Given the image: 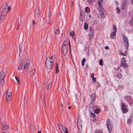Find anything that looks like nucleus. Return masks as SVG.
<instances>
[{
  "mask_svg": "<svg viewBox=\"0 0 133 133\" xmlns=\"http://www.w3.org/2000/svg\"><path fill=\"white\" fill-rule=\"evenodd\" d=\"M55 57V55H54L48 57L46 58L45 64L46 66L47 69H51L52 68Z\"/></svg>",
  "mask_w": 133,
  "mask_h": 133,
  "instance_id": "nucleus-1",
  "label": "nucleus"
},
{
  "mask_svg": "<svg viewBox=\"0 0 133 133\" xmlns=\"http://www.w3.org/2000/svg\"><path fill=\"white\" fill-rule=\"evenodd\" d=\"M68 44L70 48V50L71 45L70 41L66 40L64 41L61 47V51L63 54L65 55L67 52V48Z\"/></svg>",
  "mask_w": 133,
  "mask_h": 133,
  "instance_id": "nucleus-2",
  "label": "nucleus"
},
{
  "mask_svg": "<svg viewBox=\"0 0 133 133\" xmlns=\"http://www.w3.org/2000/svg\"><path fill=\"white\" fill-rule=\"evenodd\" d=\"M123 43H124V46L126 49H127L129 46V43L128 39L127 37L125 35L123 36Z\"/></svg>",
  "mask_w": 133,
  "mask_h": 133,
  "instance_id": "nucleus-3",
  "label": "nucleus"
},
{
  "mask_svg": "<svg viewBox=\"0 0 133 133\" xmlns=\"http://www.w3.org/2000/svg\"><path fill=\"white\" fill-rule=\"evenodd\" d=\"M11 92L10 90L8 89L6 93V99L7 103H9L11 99Z\"/></svg>",
  "mask_w": 133,
  "mask_h": 133,
  "instance_id": "nucleus-4",
  "label": "nucleus"
},
{
  "mask_svg": "<svg viewBox=\"0 0 133 133\" xmlns=\"http://www.w3.org/2000/svg\"><path fill=\"white\" fill-rule=\"evenodd\" d=\"M77 127L78 129V130L80 132L81 131V130L82 129L81 121L80 119V116L79 115L78 117L77 120Z\"/></svg>",
  "mask_w": 133,
  "mask_h": 133,
  "instance_id": "nucleus-5",
  "label": "nucleus"
},
{
  "mask_svg": "<svg viewBox=\"0 0 133 133\" xmlns=\"http://www.w3.org/2000/svg\"><path fill=\"white\" fill-rule=\"evenodd\" d=\"M127 105H125L124 103L122 102L121 104V109L123 112L126 113L128 112V110L127 108Z\"/></svg>",
  "mask_w": 133,
  "mask_h": 133,
  "instance_id": "nucleus-6",
  "label": "nucleus"
},
{
  "mask_svg": "<svg viewBox=\"0 0 133 133\" xmlns=\"http://www.w3.org/2000/svg\"><path fill=\"white\" fill-rule=\"evenodd\" d=\"M99 11H100V14L101 18H104L106 16L105 11L103 9H99Z\"/></svg>",
  "mask_w": 133,
  "mask_h": 133,
  "instance_id": "nucleus-7",
  "label": "nucleus"
},
{
  "mask_svg": "<svg viewBox=\"0 0 133 133\" xmlns=\"http://www.w3.org/2000/svg\"><path fill=\"white\" fill-rule=\"evenodd\" d=\"M9 128V127L6 122H4L2 123V130L7 129Z\"/></svg>",
  "mask_w": 133,
  "mask_h": 133,
  "instance_id": "nucleus-8",
  "label": "nucleus"
},
{
  "mask_svg": "<svg viewBox=\"0 0 133 133\" xmlns=\"http://www.w3.org/2000/svg\"><path fill=\"white\" fill-rule=\"evenodd\" d=\"M114 32H112L110 35V36L111 37L115 36L117 31V28L115 25H114L113 26Z\"/></svg>",
  "mask_w": 133,
  "mask_h": 133,
  "instance_id": "nucleus-9",
  "label": "nucleus"
},
{
  "mask_svg": "<svg viewBox=\"0 0 133 133\" xmlns=\"http://www.w3.org/2000/svg\"><path fill=\"white\" fill-rule=\"evenodd\" d=\"M122 66L124 68H125L127 67V65L126 63L125 62V59L124 58H122L120 66Z\"/></svg>",
  "mask_w": 133,
  "mask_h": 133,
  "instance_id": "nucleus-10",
  "label": "nucleus"
},
{
  "mask_svg": "<svg viewBox=\"0 0 133 133\" xmlns=\"http://www.w3.org/2000/svg\"><path fill=\"white\" fill-rule=\"evenodd\" d=\"M6 12H5L4 13H2L0 17V22H2L3 20L4 19V16L6 14Z\"/></svg>",
  "mask_w": 133,
  "mask_h": 133,
  "instance_id": "nucleus-11",
  "label": "nucleus"
},
{
  "mask_svg": "<svg viewBox=\"0 0 133 133\" xmlns=\"http://www.w3.org/2000/svg\"><path fill=\"white\" fill-rule=\"evenodd\" d=\"M91 98L92 99V102L94 103L96 98V95L95 93H93L91 96Z\"/></svg>",
  "mask_w": 133,
  "mask_h": 133,
  "instance_id": "nucleus-12",
  "label": "nucleus"
},
{
  "mask_svg": "<svg viewBox=\"0 0 133 133\" xmlns=\"http://www.w3.org/2000/svg\"><path fill=\"white\" fill-rule=\"evenodd\" d=\"M24 69H26L27 70H29V62H27L24 65Z\"/></svg>",
  "mask_w": 133,
  "mask_h": 133,
  "instance_id": "nucleus-13",
  "label": "nucleus"
},
{
  "mask_svg": "<svg viewBox=\"0 0 133 133\" xmlns=\"http://www.w3.org/2000/svg\"><path fill=\"white\" fill-rule=\"evenodd\" d=\"M5 76V72L3 71H1L0 73V78H4Z\"/></svg>",
  "mask_w": 133,
  "mask_h": 133,
  "instance_id": "nucleus-14",
  "label": "nucleus"
},
{
  "mask_svg": "<svg viewBox=\"0 0 133 133\" xmlns=\"http://www.w3.org/2000/svg\"><path fill=\"white\" fill-rule=\"evenodd\" d=\"M103 2V0H99L98 2V4L99 7L100 9L103 8L102 4Z\"/></svg>",
  "mask_w": 133,
  "mask_h": 133,
  "instance_id": "nucleus-15",
  "label": "nucleus"
},
{
  "mask_svg": "<svg viewBox=\"0 0 133 133\" xmlns=\"http://www.w3.org/2000/svg\"><path fill=\"white\" fill-rule=\"evenodd\" d=\"M8 6V4L7 3H5V6L3 9L2 11V13H4V12H6V8Z\"/></svg>",
  "mask_w": 133,
  "mask_h": 133,
  "instance_id": "nucleus-16",
  "label": "nucleus"
},
{
  "mask_svg": "<svg viewBox=\"0 0 133 133\" xmlns=\"http://www.w3.org/2000/svg\"><path fill=\"white\" fill-rule=\"evenodd\" d=\"M55 71L56 74L57 73L59 72V69L58 68V64L57 63H56L55 65Z\"/></svg>",
  "mask_w": 133,
  "mask_h": 133,
  "instance_id": "nucleus-17",
  "label": "nucleus"
},
{
  "mask_svg": "<svg viewBox=\"0 0 133 133\" xmlns=\"http://www.w3.org/2000/svg\"><path fill=\"white\" fill-rule=\"evenodd\" d=\"M108 129L110 133H111L112 130L111 127V125L107 126Z\"/></svg>",
  "mask_w": 133,
  "mask_h": 133,
  "instance_id": "nucleus-18",
  "label": "nucleus"
},
{
  "mask_svg": "<svg viewBox=\"0 0 133 133\" xmlns=\"http://www.w3.org/2000/svg\"><path fill=\"white\" fill-rule=\"evenodd\" d=\"M58 125L59 129L60 130H62L63 131H64V128L62 125L59 123L58 124Z\"/></svg>",
  "mask_w": 133,
  "mask_h": 133,
  "instance_id": "nucleus-19",
  "label": "nucleus"
},
{
  "mask_svg": "<svg viewBox=\"0 0 133 133\" xmlns=\"http://www.w3.org/2000/svg\"><path fill=\"white\" fill-rule=\"evenodd\" d=\"M85 12L87 13H89L90 12V9L89 8L88 6L85 8Z\"/></svg>",
  "mask_w": 133,
  "mask_h": 133,
  "instance_id": "nucleus-20",
  "label": "nucleus"
},
{
  "mask_svg": "<svg viewBox=\"0 0 133 133\" xmlns=\"http://www.w3.org/2000/svg\"><path fill=\"white\" fill-rule=\"evenodd\" d=\"M30 59V57L29 56L27 55L25 57V60L27 62H29Z\"/></svg>",
  "mask_w": 133,
  "mask_h": 133,
  "instance_id": "nucleus-21",
  "label": "nucleus"
},
{
  "mask_svg": "<svg viewBox=\"0 0 133 133\" xmlns=\"http://www.w3.org/2000/svg\"><path fill=\"white\" fill-rule=\"evenodd\" d=\"M88 28V24L86 22H85L84 24V29L85 30H87Z\"/></svg>",
  "mask_w": 133,
  "mask_h": 133,
  "instance_id": "nucleus-22",
  "label": "nucleus"
},
{
  "mask_svg": "<svg viewBox=\"0 0 133 133\" xmlns=\"http://www.w3.org/2000/svg\"><path fill=\"white\" fill-rule=\"evenodd\" d=\"M0 83L2 86H3L4 84V78H1Z\"/></svg>",
  "mask_w": 133,
  "mask_h": 133,
  "instance_id": "nucleus-23",
  "label": "nucleus"
},
{
  "mask_svg": "<svg viewBox=\"0 0 133 133\" xmlns=\"http://www.w3.org/2000/svg\"><path fill=\"white\" fill-rule=\"evenodd\" d=\"M23 64H20L18 68V70H21L22 68Z\"/></svg>",
  "mask_w": 133,
  "mask_h": 133,
  "instance_id": "nucleus-24",
  "label": "nucleus"
},
{
  "mask_svg": "<svg viewBox=\"0 0 133 133\" xmlns=\"http://www.w3.org/2000/svg\"><path fill=\"white\" fill-rule=\"evenodd\" d=\"M86 59L85 58H83V59L81 61L82 65L83 66L84 65L85 62V61Z\"/></svg>",
  "mask_w": 133,
  "mask_h": 133,
  "instance_id": "nucleus-25",
  "label": "nucleus"
},
{
  "mask_svg": "<svg viewBox=\"0 0 133 133\" xmlns=\"http://www.w3.org/2000/svg\"><path fill=\"white\" fill-rule=\"evenodd\" d=\"M35 10L37 14L38 15H39L40 14V12L39 10V9L38 8H37Z\"/></svg>",
  "mask_w": 133,
  "mask_h": 133,
  "instance_id": "nucleus-26",
  "label": "nucleus"
},
{
  "mask_svg": "<svg viewBox=\"0 0 133 133\" xmlns=\"http://www.w3.org/2000/svg\"><path fill=\"white\" fill-rule=\"evenodd\" d=\"M94 34H90L89 35V39L90 40H91L92 39V37Z\"/></svg>",
  "mask_w": 133,
  "mask_h": 133,
  "instance_id": "nucleus-27",
  "label": "nucleus"
},
{
  "mask_svg": "<svg viewBox=\"0 0 133 133\" xmlns=\"http://www.w3.org/2000/svg\"><path fill=\"white\" fill-rule=\"evenodd\" d=\"M89 30L90 31V34H94V30L93 28L91 27H90Z\"/></svg>",
  "mask_w": 133,
  "mask_h": 133,
  "instance_id": "nucleus-28",
  "label": "nucleus"
},
{
  "mask_svg": "<svg viewBox=\"0 0 133 133\" xmlns=\"http://www.w3.org/2000/svg\"><path fill=\"white\" fill-rule=\"evenodd\" d=\"M100 111L99 109H97L95 110L94 112L96 114H97L99 113Z\"/></svg>",
  "mask_w": 133,
  "mask_h": 133,
  "instance_id": "nucleus-29",
  "label": "nucleus"
},
{
  "mask_svg": "<svg viewBox=\"0 0 133 133\" xmlns=\"http://www.w3.org/2000/svg\"><path fill=\"white\" fill-rule=\"evenodd\" d=\"M60 32L59 30L57 29L55 31V33L57 34H59L60 33Z\"/></svg>",
  "mask_w": 133,
  "mask_h": 133,
  "instance_id": "nucleus-30",
  "label": "nucleus"
},
{
  "mask_svg": "<svg viewBox=\"0 0 133 133\" xmlns=\"http://www.w3.org/2000/svg\"><path fill=\"white\" fill-rule=\"evenodd\" d=\"M99 63L102 66L103 65V60L102 59H101L99 60Z\"/></svg>",
  "mask_w": 133,
  "mask_h": 133,
  "instance_id": "nucleus-31",
  "label": "nucleus"
},
{
  "mask_svg": "<svg viewBox=\"0 0 133 133\" xmlns=\"http://www.w3.org/2000/svg\"><path fill=\"white\" fill-rule=\"evenodd\" d=\"M15 78L16 79V80L17 81V82L18 83V84H20V81L19 79V78L16 76H15Z\"/></svg>",
  "mask_w": 133,
  "mask_h": 133,
  "instance_id": "nucleus-32",
  "label": "nucleus"
},
{
  "mask_svg": "<svg viewBox=\"0 0 133 133\" xmlns=\"http://www.w3.org/2000/svg\"><path fill=\"white\" fill-rule=\"evenodd\" d=\"M109 125H111V124L110 123L109 119H108L107 120L106 125L107 126H108Z\"/></svg>",
  "mask_w": 133,
  "mask_h": 133,
  "instance_id": "nucleus-33",
  "label": "nucleus"
},
{
  "mask_svg": "<svg viewBox=\"0 0 133 133\" xmlns=\"http://www.w3.org/2000/svg\"><path fill=\"white\" fill-rule=\"evenodd\" d=\"M74 35V32L72 31L70 33V35L71 36H73Z\"/></svg>",
  "mask_w": 133,
  "mask_h": 133,
  "instance_id": "nucleus-34",
  "label": "nucleus"
},
{
  "mask_svg": "<svg viewBox=\"0 0 133 133\" xmlns=\"http://www.w3.org/2000/svg\"><path fill=\"white\" fill-rule=\"evenodd\" d=\"M31 72L32 74L33 75H34L35 72V69H32L31 70Z\"/></svg>",
  "mask_w": 133,
  "mask_h": 133,
  "instance_id": "nucleus-35",
  "label": "nucleus"
},
{
  "mask_svg": "<svg viewBox=\"0 0 133 133\" xmlns=\"http://www.w3.org/2000/svg\"><path fill=\"white\" fill-rule=\"evenodd\" d=\"M52 84L51 82H50L49 84L48 85V87L46 88V89H48L49 88H50Z\"/></svg>",
  "mask_w": 133,
  "mask_h": 133,
  "instance_id": "nucleus-36",
  "label": "nucleus"
},
{
  "mask_svg": "<svg viewBox=\"0 0 133 133\" xmlns=\"http://www.w3.org/2000/svg\"><path fill=\"white\" fill-rule=\"evenodd\" d=\"M20 64H23V58L22 57H20Z\"/></svg>",
  "mask_w": 133,
  "mask_h": 133,
  "instance_id": "nucleus-37",
  "label": "nucleus"
},
{
  "mask_svg": "<svg viewBox=\"0 0 133 133\" xmlns=\"http://www.w3.org/2000/svg\"><path fill=\"white\" fill-rule=\"evenodd\" d=\"M120 55H122L123 56H126L127 55V54L126 53H124L122 52V51H121L120 52Z\"/></svg>",
  "mask_w": 133,
  "mask_h": 133,
  "instance_id": "nucleus-38",
  "label": "nucleus"
},
{
  "mask_svg": "<svg viewBox=\"0 0 133 133\" xmlns=\"http://www.w3.org/2000/svg\"><path fill=\"white\" fill-rule=\"evenodd\" d=\"M117 76L119 78H121L122 77V76L121 74L119 72H118L117 74Z\"/></svg>",
  "mask_w": 133,
  "mask_h": 133,
  "instance_id": "nucleus-39",
  "label": "nucleus"
},
{
  "mask_svg": "<svg viewBox=\"0 0 133 133\" xmlns=\"http://www.w3.org/2000/svg\"><path fill=\"white\" fill-rule=\"evenodd\" d=\"M118 88L119 89H123L124 88L123 86L121 85H119L118 87Z\"/></svg>",
  "mask_w": 133,
  "mask_h": 133,
  "instance_id": "nucleus-40",
  "label": "nucleus"
},
{
  "mask_svg": "<svg viewBox=\"0 0 133 133\" xmlns=\"http://www.w3.org/2000/svg\"><path fill=\"white\" fill-rule=\"evenodd\" d=\"M116 10L117 11V13L118 14H119L120 13V10L119 9V8L118 7H117L116 8Z\"/></svg>",
  "mask_w": 133,
  "mask_h": 133,
  "instance_id": "nucleus-41",
  "label": "nucleus"
},
{
  "mask_svg": "<svg viewBox=\"0 0 133 133\" xmlns=\"http://www.w3.org/2000/svg\"><path fill=\"white\" fill-rule=\"evenodd\" d=\"M131 119L129 118L127 121V123L128 124H129V123H130L131 122Z\"/></svg>",
  "mask_w": 133,
  "mask_h": 133,
  "instance_id": "nucleus-42",
  "label": "nucleus"
},
{
  "mask_svg": "<svg viewBox=\"0 0 133 133\" xmlns=\"http://www.w3.org/2000/svg\"><path fill=\"white\" fill-rule=\"evenodd\" d=\"M80 19L82 21H83V16H82L81 15V13H80Z\"/></svg>",
  "mask_w": 133,
  "mask_h": 133,
  "instance_id": "nucleus-43",
  "label": "nucleus"
},
{
  "mask_svg": "<svg viewBox=\"0 0 133 133\" xmlns=\"http://www.w3.org/2000/svg\"><path fill=\"white\" fill-rule=\"evenodd\" d=\"M94 107L93 106H92V107H90V110L91 111H92L94 110Z\"/></svg>",
  "mask_w": 133,
  "mask_h": 133,
  "instance_id": "nucleus-44",
  "label": "nucleus"
},
{
  "mask_svg": "<svg viewBox=\"0 0 133 133\" xmlns=\"http://www.w3.org/2000/svg\"><path fill=\"white\" fill-rule=\"evenodd\" d=\"M91 115L93 117H95V115L94 113H91Z\"/></svg>",
  "mask_w": 133,
  "mask_h": 133,
  "instance_id": "nucleus-45",
  "label": "nucleus"
},
{
  "mask_svg": "<svg viewBox=\"0 0 133 133\" xmlns=\"http://www.w3.org/2000/svg\"><path fill=\"white\" fill-rule=\"evenodd\" d=\"M65 131L64 133H69L68 131V129L67 128H65Z\"/></svg>",
  "mask_w": 133,
  "mask_h": 133,
  "instance_id": "nucleus-46",
  "label": "nucleus"
},
{
  "mask_svg": "<svg viewBox=\"0 0 133 133\" xmlns=\"http://www.w3.org/2000/svg\"><path fill=\"white\" fill-rule=\"evenodd\" d=\"M130 24L132 25L133 26V17L132 18L131 20L130 21Z\"/></svg>",
  "mask_w": 133,
  "mask_h": 133,
  "instance_id": "nucleus-47",
  "label": "nucleus"
},
{
  "mask_svg": "<svg viewBox=\"0 0 133 133\" xmlns=\"http://www.w3.org/2000/svg\"><path fill=\"white\" fill-rule=\"evenodd\" d=\"M92 80L94 81V83H95V81L96 80V78L95 77H93L92 78Z\"/></svg>",
  "mask_w": 133,
  "mask_h": 133,
  "instance_id": "nucleus-48",
  "label": "nucleus"
},
{
  "mask_svg": "<svg viewBox=\"0 0 133 133\" xmlns=\"http://www.w3.org/2000/svg\"><path fill=\"white\" fill-rule=\"evenodd\" d=\"M11 9L10 6H9L8 8V12H9Z\"/></svg>",
  "mask_w": 133,
  "mask_h": 133,
  "instance_id": "nucleus-49",
  "label": "nucleus"
},
{
  "mask_svg": "<svg viewBox=\"0 0 133 133\" xmlns=\"http://www.w3.org/2000/svg\"><path fill=\"white\" fill-rule=\"evenodd\" d=\"M96 133H103V131H98Z\"/></svg>",
  "mask_w": 133,
  "mask_h": 133,
  "instance_id": "nucleus-50",
  "label": "nucleus"
},
{
  "mask_svg": "<svg viewBox=\"0 0 133 133\" xmlns=\"http://www.w3.org/2000/svg\"><path fill=\"white\" fill-rule=\"evenodd\" d=\"M94 74L93 73H92L91 75V78H92L93 77H94Z\"/></svg>",
  "mask_w": 133,
  "mask_h": 133,
  "instance_id": "nucleus-51",
  "label": "nucleus"
},
{
  "mask_svg": "<svg viewBox=\"0 0 133 133\" xmlns=\"http://www.w3.org/2000/svg\"><path fill=\"white\" fill-rule=\"evenodd\" d=\"M105 48L106 49H109V47L108 46H106Z\"/></svg>",
  "mask_w": 133,
  "mask_h": 133,
  "instance_id": "nucleus-52",
  "label": "nucleus"
},
{
  "mask_svg": "<svg viewBox=\"0 0 133 133\" xmlns=\"http://www.w3.org/2000/svg\"><path fill=\"white\" fill-rule=\"evenodd\" d=\"M51 13L50 12H49L48 14V17H49L51 16Z\"/></svg>",
  "mask_w": 133,
  "mask_h": 133,
  "instance_id": "nucleus-53",
  "label": "nucleus"
},
{
  "mask_svg": "<svg viewBox=\"0 0 133 133\" xmlns=\"http://www.w3.org/2000/svg\"><path fill=\"white\" fill-rule=\"evenodd\" d=\"M32 23H33V24L34 25L35 24V21H34V20H33L32 21Z\"/></svg>",
  "mask_w": 133,
  "mask_h": 133,
  "instance_id": "nucleus-54",
  "label": "nucleus"
},
{
  "mask_svg": "<svg viewBox=\"0 0 133 133\" xmlns=\"http://www.w3.org/2000/svg\"><path fill=\"white\" fill-rule=\"evenodd\" d=\"M96 119H94L93 120V122H95V121H96Z\"/></svg>",
  "mask_w": 133,
  "mask_h": 133,
  "instance_id": "nucleus-55",
  "label": "nucleus"
},
{
  "mask_svg": "<svg viewBox=\"0 0 133 133\" xmlns=\"http://www.w3.org/2000/svg\"><path fill=\"white\" fill-rule=\"evenodd\" d=\"M74 2H73V1H72V4H71V6H72L73 5V4H74Z\"/></svg>",
  "mask_w": 133,
  "mask_h": 133,
  "instance_id": "nucleus-56",
  "label": "nucleus"
},
{
  "mask_svg": "<svg viewBox=\"0 0 133 133\" xmlns=\"http://www.w3.org/2000/svg\"><path fill=\"white\" fill-rule=\"evenodd\" d=\"M119 67H118V68H117L116 69V70H119Z\"/></svg>",
  "mask_w": 133,
  "mask_h": 133,
  "instance_id": "nucleus-57",
  "label": "nucleus"
},
{
  "mask_svg": "<svg viewBox=\"0 0 133 133\" xmlns=\"http://www.w3.org/2000/svg\"><path fill=\"white\" fill-rule=\"evenodd\" d=\"M38 133H41V132L40 131H38Z\"/></svg>",
  "mask_w": 133,
  "mask_h": 133,
  "instance_id": "nucleus-58",
  "label": "nucleus"
},
{
  "mask_svg": "<svg viewBox=\"0 0 133 133\" xmlns=\"http://www.w3.org/2000/svg\"><path fill=\"white\" fill-rule=\"evenodd\" d=\"M61 106L62 107H63V104H62V103H61Z\"/></svg>",
  "mask_w": 133,
  "mask_h": 133,
  "instance_id": "nucleus-59",
  "label": "nucleus"
},
{
  "mask_svg": "<svg viewBox=\"0 0 133 133\" xmlns=\"http://www.w3.org/2000/svg\"><path fill=\"white\" fill-rule=\"evenodd\" d=\"M127 52H128V51H125V53H126V54H127Z\"/></svg>",
  "mask_w": 133,
  "mask_h": 133,
  "instance_id": "nucleus-60",
  "label": "nucleus"
},
{
  "mask_svg": "<svg viewBox=\"0 0 133 133\" xmlns=\"http://www.w3.org/2000/svg\"><path fill=\"white\" fill-rule=\"evenodd\" d=\"M19 52H21V49L20 47H19Z\"/></svg>",
  "mask_w": 133,
  "mask_h": 133,
  "instance_id": "nucleus-61",
  "label": "nucleus"
},
{
  "mask_svg": "<svg viewBox=\"0 0 133 133\" xmlns=\"http://www.w3.org/2000/svg\"><path fill=\"white\" fill-rule=\"evenodd\" d=\"M71 108V107L70 106H69L68 107V108L70 109Z\"/></svg>",
  "mask_w": 133,
  "mask_h": 133,
  "instance_id": "nucleus-62",
  "label": "nucleus"
},
{
  "mask_svg": "<svg viewBox=\"0 0 133 133\" xmlns=\"http://www.w3.org/2000/svg\"><path fill=\"white\" fill-rule=\"evenodd\" d=\"M25 96H24V100L25 99Z\"/></svg>",
  "mask_w": 133,
  "mask_h": 133,
  "instance_id": "nucleus-63",
  "label": "nucleus"
},
{
  "mask_svg": "<svg viewBox=\"0 0 133 133\" xmlns=\"http://www.w3.org/2000/svg\"><path fill=\"white\" fill-rule=\"evenodd\" d=\"M47 24H49V22H48L47 23Z\"/></svg>",
  "mask_w": 133,
  "mask_h": 133,
  "instance_id": "nucleus-64",
  "label": "nucleus"
}]
</instances>
